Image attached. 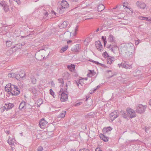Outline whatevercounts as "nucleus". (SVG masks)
<instances>
[{"label": "nucleus", "mask_w": 151, "mask_h": 151, "mask_svg": "<svg viewBox=\"0 0 151 151\" xmlns=\"http://www.w3.org/2000/svg\"><path fill=\"white\" fill-rule=\"evenodd\" d=\"M135 50L134 44L129 43L122 46L119 50L122 54H125L127 58L131 59L133 58L135 54Z\"/></svg>", "instance_id": "nucleus-1"}, {"label": "nucleus", "mask_w": 151, "mask_h": 151, "mask_svg": "<svg viewBox=\"0 0 151 151\" xmlns=\"http://www.w3.org/2000/svg\"><path fill=\"white\" fill-rule=\"evenodd\" d=\"M5 92H6V94H19L20 93V89L18 86L10 83L8 84L5 88ZM4 94L5 93H4Z\"/></svg>", "instance_id": "nucleus-2"}, {"label": "nucleus", "mask_w": 151, "mask_h": 151, "mask_svg": "<svg viewBox=\"0 0 151 151\" xmlns=\"http://www.w3.org/2000/svg\"><path fill=\"white\" fill-rule=\"evenodd\" d=\"M46 51L44 49H40L35 54V57L36 59L38 60H42L43 59L45 58V55H43L42 53H45Z\"/></svg>", "instance_id": "nucleus-3"}, {"label": "nucleus", "mask_w": 151, "mask_h": 151, "mask_svg": "<svg viewBox=\"0 0 151 151\" xmlns=\"http://www.w3.org/2000/svg\"><path fill=\"white\" fill-rule=\"evenodd\" d=\"M69 6V4L66 1H63L61 3L60 6L58 9V10L60 14H62L65 11V9L67 8Z\"/></svg>", "instance_id": "nucleus-4"}, {"label": "nucleus", "mask_w": 151, "mask_h": 151, "mask_svg": "<svg viewBox=\"0 0 151 151\" xmlns=\"http://www.w3.org/2000/svg\"><path fill=\"white\" fill-rule=\"evenodd\" d=\"M119 114L117 110L114 111L109 115L110 120L111 122L113 121L116 118L118 117Z\"/></svg>", "instance_id": "nucleus-5"}, {"label": "nucleus", "mask_w": 151, "mask_h": 151, "mask_svg": "<svg viewBox=\"0 0 151 151\" xmlns=\"http://www.w3.org/2000/svg\"><path fill=\"white\" fill-rule=\"evenodd\" d=\"M146 107V106L139 104L137 107L136 111L140 114L143 113L145 112Z\"/></svg>", "instance_id": "nucleus-6"}, {"label": "nucleus", "mask_w": 151, "mask_h": 151, "mask_svg": "<svg viewBox=\"0 0 151 151\" xmlns=\"http://www.w3.org/2000/svg\"><path fill=\"white\" fill-rule=\"evenodd\" d=\"M1 6L3 7L4 11L6 12H8L9 9V6L7 4V2L4 1H1L0 3Z\"/></svg>", "instance_id": "nucleus-7"}, {"label": "nucleus", "mask_w": 151, "mask_h": 151, "mask_svg": "<svg viewBox=\"0 0 151 151\" xmlns=\"http://www.w3.org/2000/svg\"><path fill=\"white\" fill-rule=\"evenodd\" d=\"M127 113L130 115V117L131 119L136 116V114L134 111L132 109L130 108L127 109Z\"/></svg>", "instance_id": "nucleus-8"}, {"label": "nucleus", "mask_w": 151, "mask_h": 151, "mask_svg": "<svg viewBox=\"0 0 151 151\" xmlns=\"http://www.w3.org/2000/svg\"><path fill=\"white\" fill-rule=\"evenodd\" d=\"M119 67H122V68L126 69H130L132 68V66L131 65L128 64V63L125 62L124 63H122L121 64H118Z\"/></svg>", "instance_id": "nucleus-9"}, {"label": "nucleus", "mask_w": 151, "mask_h": 151, "mask_svg": "<svg viewBox=\"0 0 151 151\" xmlns=\"http://www.w3.org/2000/svg\"><path fill=\"white\" fill-rule=\"evenodd\" d=\"M95 46L99 50L101 51L102 50V46L100 41H96L95 42Z\"/></svg>", "instance_id": "nucleus-10"}, {"label": "nucleus", "mask_w": 151, "mask_h": 151, "mask_svg": "<svg viewBox=\"0 0 151 151\" xmlns=\"http://www.w3.org/2000/svg\"><path fill=\"white\" fill-rule=\"evenodd\" d=\"M136 4L138 7L143 9H145L146 6L145 4L142 2L137 1L136 3Z\"/></svg>", "instance_id": "nucleus-11"}, {"label": "nucleus", "mask_w": 151, "mask_h": 151, "mask_svg": "<svg viewBox=\"0 0 151 151\" xmlns=\"http://www.w3.org/2000/svg\"><path fill=\"white\" fill-rule=\"evenodd\" d=\"M108 48H109L110 50L114 53L115 51L117 50L118 47L116 45H110L109 47H108Z\"/></svg>", "instance_id": "nucleus-12"}, {"label": "nucleus", "mask_w": 151, "mask_h": 151, "mask_svg": "<svg viewBox=\"0 0 151 151\" xmlns=\"http://www.w3.org/2000/svg\"><path fill=\"white\" fill-rule=\"evenodd\" d=\"M80 48V45L76 44L72 47L71 50L73 51L77 52Z\"/></svg>", "instance_id": "nucleus-13"}, {"label": "nucleus", "mask_w": 151, "mask_h": 151, "mask_svg": "<svg viewBox=\"0 0 151 151\" xmlns=\"http://www.w3.org/2000/svg\"><path fill=\"white\" fill-rule=\"evenodd\" d=\"M66 88L65 89H63V88H61L60 90L59 94H67L68 93V92L67 91V85H66Z\"/></svg>", "instance_id": "nucleus-14"}, {"label": "nucleus", "mask_w": 151, "mask_h": 151, "mask_svg": "<svg viewBox=\"0 0 151 151\" xmlns=\"http://www.w3.org/2000/svg\"><path fill=\"white\" fill-rule=\"evenodd\" d=\"M5 105L6 107V111H7L9 109H11L14 106V105L13 104L11 103L5 104Z\"/></svg>", "instance_id": "nucleus-15"}, {"label": "nucleus", "mask_w": 151, "mask_h": 151, "mask_svg": "<svg viewBox=\"0 0 151 151\" xmlns=\"http://www.w3.org/2000/svg\"><path fill=\"white\" fill-rule=\"evenodd\" d=\"M112 129V128L110 127H104L103 129V132L104 134H105L110 131Z\"/></svg>", "instance_id": "nucleus-16"}, {"label": "nucleus", "mask_w": 151, "mask_h": 151, "mask_svg": "<svg viewBox=\"0 0 151 151\" xmlns=\"http://www.w3.org/2000/svg\"><path fill=\"white\" fill-rule=\"evenodd\" d=\"M60 100L61 102H65L68 100V96L67 95H60Z\"/></svg>", "instance_id": "nucleus-17"}, {"label": "nucleus", "mask_w": 151, "mask_h": 151, "mask_svg": "<svg viewBox=\"0 0 151 151\" xmlns=\"http://www.w3.org/2000/svg\"><path fill=\"white\" fill-rule=\"evenodd\" d=\"M69 22L67 21H64L59 26V27L61 29L62 28H65L67 26Z\"/></svg>", "instance_id": "nucleus-18"}, {"label": "nucleus", "mask_w": 151, "mask_h": 151, "mask_svg": "<svg viewBox=\"0 0 151 151\" xmlns=\"http://www.w3.org/2000/svg\"><path fill=\"white\" fill-rule=\"evenodd\" d=\"M99 137L104 142H106L108 141V137L103 134H100Z\"/></svg>", "instance_id": "nucleus-19"}, {"label": "nucleus", "mask_w": 151, "mask_h": 151, "mask_svg": "<svg viewBox=\"0 0 151 151\" xmlns=\"http://www.w3.org/2000/svg\"><path fill=\"white\" fill-rule=\"evenodd\" d=\"M96 74L93 70H89V72L87 74V76L88 77H91L92 76H94Z\"/></svg>", "instance_id": "nucleus-20"}, {"label": "nucleus", "mask_w": 151, "mask_h": 151, "mask_svg": "<svg viewBox=\"0 0 151 151\" xmlns=\"http://www.w3.org/2000/svg\"><path fill=\"white\" fill-rule=\"evenodd\" d=\"M47 123V122L44 119H42L40 121L39 124L40 127H41V126H45Z\"/></svg>", "instance_id": "nucleus-21"}, {"label": "nucleus", "mask_w": 151, "mask_h": 151, "mask_svg": "<svg viewBox=\"0 0 151 151\" xmlns=\"http://www.w3.org/2000/svg\"><path fill=\"white\" fill-rule=\"evenodd\" d=\"M105 8L104 6L102 4H99L97 10L99 12L103 11Z\"/></svg>", "instance_id": "nucleus-22"}, {"label": "nucleus", "mask_w": 151, "mask_h": 151, "mask_svg": "<svg viewBox=\"0 0 151 151\" xmlns=\"http://www.w3.org/2000/svg\"><path fill=\"white\" fill-rule=\"evenodd\" d=\"M26 105V103L25 102L22 101L20 104L19 106V109H23Z\"/></svg>", "instance_id": "nucleus-23"}, {"label": "nucleus", "mask_w": 151, "mask_h": 151, "mask_svg": "<svg viewBox=\"0 0 151 151\" xmlns=\"http://www.w3.org/2000/svg\"><path fill=\"white\" fill-rule=\"evenodd\" d=\"M108 40V41L110 42H114V36L112 35H110L109 37Z\"/></svg>", "instance_id": "nucleus-24"}, {"label": "nucleus", "mask_w": 151, "mask_h": 151, "mask_svg": "<svg viewBox=\"0 0 151 151\" xmlns=\"http://www.w3.org/2000/svg\"><path fill=\"white\" fill-rule=\"evenodd\" d=\"M75 65H74L71 64L70 65H68V68L69 69L70 71H74V69L75 68Z\"/></svg>", "instance_id": "nucleus-25"}, {"label": "nucleus", "mask_w": 151, "mask_h": 151, "mask_svg": "<svg viewBox=\"0 0 151 151\" xmlns=\"http://www.w3.org/2000/svg\"><path fill=\"white\" fill-rule=\"evenodd\" d=\"M30 80L31 83L33 84H35L36 82V79L33 76H32L30 77Z\"/></svg>", "instance_id": "nucleus-26"}, {"label": "nucleus", "mask_w": 151, "mask_h": 151, "mask_svg": "<svg viewBox=\"0 0 151 151\" xmlns=\"http://www.w3.org/2000/svg\"><path fill=\"white\" fill-rule=\"evenodd\" d=\"M66 113V111H63L62 113H60L59 115L58 116V117L61 118H63L65 117V115Z\"/></svg>", "instance_id": "nucleus-27"}, {"label": "nucleus", "mask_w": 151, "mask_h": 151, "mask_svg": "<svg viewBox=\"0 0 151 151\" xmlns=\"http://www.w3.org/2000/svg\"><path fill=\"white\" fill-rule=\"evenodd\" d=\"M112 58L111 57L108 56L107 59V62L108 64H110L112 63L113 60H112Z\"/></svg>", "instance_id": "nucleus-28"}, {"label": "nucleus", "mask_w": 151, "mask_h": 151, "mask_svg": "<svg viewBox=\"0 0 151 151\" xmlns=\"http://www.w3.org/2000/svg\"><path fill=\"white\" fill-rule=\"evenodd\" d=\"M100 87V86H98L95 88H94L93 89H91L90 92V94H92L95 93V91Z\"/></svg>", "instance_id": "nucleus-29"}, {"label": "nucleus", "mask_w": 151, "mask_h": 151, "mask_svg": "<svg viewBox=\"0 0 151 151\" xmlns=\"http://www.w3.org/2000/svg\"><path fill=\"white\" fill-rule=\"evenodd\" d=\"M68 48V45L65 46V47H62L60 50V53H63Z\"/></svg>", "instance_id": "nucleus-30"}, {"label": "nucleus", "mask_w": 151, "mask_h": 151, "mask_svg": "<svg viewBox=\"0 0 151 151\" xmlns=\"http://www.w3.org/2000/svg\"><path fill=\"white\" fill-rule=\"evenodd\" d=\"M139 19L141 20H146L147 21L149 20H148V18L147 17H143L141 16L139 17Z\"/></svg>", "instance_id": "nucleus-31"}, {"label": "nucleus", "mask_w": 151, "mask_h": 151, "mask_svg": "<svg viewBox=\"0 0 151 151\" xmlns=\"http://www.w3.org/2000/svg\"><path fill=\"white\" fill-rule=\"evenodd\" d=\"M12 42L10 41H6V46L8 47H10L12 45Z\"/></svg>", "instance_id": "nucleus-32"}, {"label": "nucleus", "mask_w": 151, "mask_h": 151, "mask_svg": "<svg viewBox=\"0 0 151 151\" xmlns=\"http://www.w3.org/2000/svg\"><path fill=\"white\" fill-rule=\"evenodd\" d=\"M20 72L22 73L21 74H20H20L19 75H18L20 77L22 78L24 77L25 75V72L24 71H21Z\"/></svg>", "instance_id": "nucleus-33"}, {"label": "nucleus", "mask_w": 151, "mask_h": 151, "mask_svg": "<svg viewBox=\"0 0 151 151\" xmlns=\"http://www.w3.org/2000/svg\"><path fill=\"white\" fill-rule=\"evenodd\" d=\"M89 61L91 62H93L97 65H101V66H102V65H103L102 64L99 63V62L94 61L92 59H90L89 60Z\"/></svg>", "instance_id": "nucleus-34"}, {"label": "nucleus", "mask_w": 151, "mask_h": 151, "mask_svg": "<svg viewBox=\"0 0 151 151\" xmlns=\"http://www.w3.org/2000/svg\"><path fill=\"white\" fill-rule=\"evenodd\" d=\"M121 112L122 113V116L124 118H126L127 117V114L125 113V111H121Z\"/></svg>", "instance_id": "nucleus-35"}, {"label": "nucleus", "mask_w": 151, "mask_h": 151, "mask_svg": "<svg viewBox=\"0 0 151 151\" xmlns=\"http://www.w3.org/2000/svg\"><path fill=\"white\" fill-rule=\"evenodd\" d=\"M102 40H103V41L104 42V45H105L106 43L107 42L106 40V36H102L101 37Z\"/></svg>", "instance_id": "nucleus-36"}, {"label": "nucleus", "mask_w": 151, "mask_h": 151, "mask_svg": "<svg viewBox=\"0 0 151 151\" xmlns=\"http://www.w3.org/2000/svg\"><path fill=\"white\" fill-rule=\"evenodd\" d=\"M59 82L61 83L62 85H63L64 83V81L63 79L62 78H59L58 79Z\"/></svg>", "instance_id": "nucleus-37"}, {"label": "nucleus", "mask_w": 151, "mask_h": 151, "mask_svg": "<svg viewBox=\"0 0 151 151\" xmlns=\"http://www.w3.org/2000/svg\"><path fill=\"white\" fill-rule=\"evenodd\" d=\"M45 51H46V52L45 53H42V54H43V55H45H45H47V56H48L50 52L48 50V49H47L46 50H45Z\"/></svg>", "instance_id": "nucleus-38"}, {"label": "nucleus", "mask_w": 151, "mask_h": 151, "mask_svg": "<svg viewBox=\"0 0 151 151\" xmlns=\"http://www.w3.org/2000/svg\"><path fill=\"white\" fill-rule=\"evenodd\" d=\"M78 26H76V27L75 28L74 32L73 33V35L75 36L76 35V32L78 30Z\"/></svg>", "instance_id": "nucleus-39"}, {"label": "nucleus", "mask_w": 151, "mask_h": 151, "mask_svg": "<svg viewBox=\"0 0 151 151\" xmlns=\"http://www.w3.org/2000/svg\"><path fill=\"white\" fill-rule=\"evenodd\" d=\"M12 73V77H18V74H16L14 73Z\"/></svg>", "instance_id": "nucleus-40"}, {"label": "nucleus", "mask_w": 151, "mask_h": 151, "mask_svg": "<svg viewBox=\"0 0 151 151\" xmlns=\"http://www.w3.org/2000/svg\"><path fill=\"white\" fill-rule=\"evenodd\" d=\"M82 103V102H79L75 104L74 106H78L81 105Z\"/></svg>", "instance_id": "nucleus-41"}, {"label": "nucleus", "mask_w": 151, "mask_h": 151, "mask_svg": "<svg viewBox=\"0 0 151 151\" xmlns=\"http://www.w3.org/2000/svg\"><path fill=\"white\" fill-rule=\"evenodd\" d=\"M8 143L10 145H13L14 144V142L13 141V139L12 140H11L10 141H9Z\"/></svg>", "instance_id": "nucleus-42"}, {"label": "nucleus", "mask_w": 151, "mask_h": 151, "mask_svg": "<svg viewBox=\"0 0 151 151\" xmlns=\"http://www.w3.org/2000/svg\"><path fill=\"white\" fill-rule=\"evenodd\" d=\"M79 151H89V150L88 149H86L84 148L82 149H81Z\"/></svg>", "instance_id": "nucleus-43"}, {"label": "nucleus", "mask_w": 151, "mask_h": 151, "mask_svg": "<svg viewBox=\"0 0 151 151\" xmlns=\"http://www.w3.org/2000/svg\"><path fill=\"white\" fill-rule=\"evenodd\" d=\"M43 150V147L41 146L38 147L37 149V151H42Z\"/></svg>", "instance_id": "nucleus-44"}, {"label": "nucleus", "mask_w": 151, "mask_h": 151, "mask_svg": "<svg viewBox=\"0 0 151 151\" xmlns=\"http://www.w3.org/2000/svg\"><path fill=\"white\" fill-rule=\"evenodd\" d=\"M150 129V128L148 127H145V130L146 132L148 133V131Z\"/></svg>", "instance_id": "nucleus-45"}, {"label": "nucleus", "mask_w": 151, "mask_h": 151, "mask_svg": "<svg viewBox=\"0 0 151 151\" xmlns=\"http://www.w3.org/2000/svg\"><path fill=\"white\" fill-rule=\"evenodd\" d=\"M4 131L5 133L7 134H9L10 133L9 130H7V129H4Z\"/></svg>", "instance_id": "nucleus-46"}, {"label": "nucleus", "mask_w": 151, "mask_h": 151, "mask_svg": "<svg viewBox=\"0 0 151 151\" xmlns=\"http://www.w3.org/2000/svg\"><path fill=\"white\" fill-rule=\"evenodd\" d=\"M1 111H3L5 109L6 110V106H2L1 108Z\"/></svg>", "instance_id": "nucleus-47"}, {"label": "nucleus", "mask_w": 151, "mask_h": 151, "mask_svg": "<svg viewBox=\"0 0 151 151\" xmlns=\"http://www.w3.org/2000/svg\"><path fill=\"white\" fill-rule=\"evenodd\" d=\"M24 45H25V44H24V43H22L21 44H20L21 45H19V46L17 47L19 48H21L22 46Z\"/></svg>", "instance_id": "nucleus-48"}, {"label": "nucleus", "mask_w": 151, "mask_h": 151, "mask_svg": "<svg viewBox=\"0 0 151 151\" xmlns=\"http://www.w3.org/2000/svg\"><path fill=\"white\" fill-rule=\"evenodd\" d=\"M49 91L50 94H54V92L53 91L52 89H50Z\"/></svg>", "instance_id": "nucleus-49"}, {"label": "nucleus", "mask_w": 151, "mask_h": 151, "mask_svg": "<svg viewBox=\"0 0 151 151\" xmlns=\"http://www.w3.org/2000/svg\"><path fill=\"white\" fill-rule=\"evenodd\" d=\"M14 1H16L18 4L21 3V1L20 0H14Z\"/></svg>", "instance_id": "nucleus-50"}, {"label": "nucleus", "mask_w": 151, "mask_h": 151, "mask_svg": "<svg viewBox=\"0 0 151 151\" xmlns=\"http://www.w3.org/2000/svg\"><path fill=\"white\" fill-rule=\"evenodd\" d=\"M50 84H51V85L53 86V87H54L55 86V84H54V82H53V81H52L50 83Z\"/></svg>", "instance_id": "nucleus-51"}, {"label": "nucleus", "mask_w": 151, "mask_h": 151, "mask_svg": "<svg viewBox=\"0 0 151 151\" xmlns=\"http://www.w3.org/2000/svg\"><path fill=\"white\" fill-rule=\"evenodd\" d=\"M76 84L78 86H79V84H81V85L82 86V85L81 84V83H80V81H76Z\"/></svg>", "instance_id": "nucleus-52"}, {"label": "nucleus", "mask_w": 151, "mask_h": 151, "mask_svg": "<svg viewBox=\"0 0 151 151\" xmlns=\"http://www.w3.org/2000/svg\"><path fill=\"white\" fill-rule=\"evenodd\" d=\"M139 43V40H136L135 42V44L136 45H137Z\"/></svg>", "instance_id": "nucleus-53"}, {"label": "nucleus", "mask_w": 151, "mask_h": 151, "mask_svg": "<svg viewBox=\"0 0 151 151\" xmlns=\"http://www.w3.org/2000/svg\"><path fill=\"white\" fill-rule=\"evenodd\" d=\"M95 151H102L100 148H96V149Z\"/></svg>", "instance_id": "nucleus-54"}, {"label": "nucleus", "mask_w": 151, "mask_h": 151, "mask_svg": "<svg viewBox=\"0 0 151 151\" xmlns=\"http://www.w3.org/2000/svg\"><path fill=\"white\" fill-rule=\"evenodd\" d=\"M104 55L105 56H108H108H109L108 53L106 52H104Z\"/></svg>", "instance_id": "nucleus-55"}, {"label": "nucleus", "mask_w": 151, "mask_h": 151, "mask_svg": "<svg viewBox=\"0 0 151 151\" xmlns=\"http://www.w3.org/2000/svg\"><path fill=\"white\" fill-rule=\"evenodd\" d=\"M14 0H9V2L10 5L12 4V2Z\"/></svg>", "instance_id": "nucleus-56"}, {"label": "nucleus", "mask_w": 151, "mask_h": 151, "mask_svg": "<svg viewBox=\"0 0 151 151\" xmlns=\"http://www.w3.org/2000/svg\"><path fill=\"white\" fill-rule=\"evenodd\" d=\"M88 39H89L88 38L86 39L85 40V41H84V43H85L86 42L87 43H88Z\"/></svg>", "instance_id": "nucleus-57"}, {"label": "nucleus", "mask_w": 151, "mask_h": 151, "mask_svg": "<svg viewBox=\"0 0 151 151\" xmlns=\"http://www.w3.org/2000/svg\"><path fill=\"white\" fill-rule=\"evenodd\" d=\"M8 76L9 77H12V73H9L8 74Z\"/></svg>", "instance_id": "nucleus-58"}, {"label": "nucleus", "mask_w": 151, "mask_h": 151, "mask_svg": "<svg viewBox=\"0 0 151 151\" xmlns=\"http://www.w3.org/2000/svg\"><path fill=\"white\" fill-rule=\"evenodd\" d=\"M48 15V13L47 12H46L45 13V15L46 17H47Z\"/></svg>", "instance_id": "nucleus-59"}, {"label": "nucleus", "mask_w": 151, "mask_h": 151, "mask_svg": "<svg viewBox=\"0 0 151 151\" xmlns=\"http://www.w3.org/2000/svg\"><path fill=\"white\" fill-rule=\"evenodd\" d=\"M71 1H73V2H77V1H78V0H70Z\"/></svg>", "instance_id": "nucleus-60"}, {"label": "nucleus", "mask_w": 151, "mask_h": 151, "mask_svg": "<svg viewBox=\"0 0 151 151\" xmlns=\"http://www.w3.org/2000/svg\"><path fill=\"white\" fill-rule=\"evenodd\" d=\"M124 4H125V3H124V4H123V7H125V8H127V6H125V5H124Z\"/></svg>", "instance_id": "nucleus-61"}, {"label": "nucleus", "mask_w": 151, "mask_h": 151, "mask_svg": "<svg viewBox=\"0 0 151 151\" xmlns=\"http://www.w3.org/2000/svg\"><path fill=\"white\" fill-rule=\"evenodd\" d=\"M70 151H76V149H71Z\"/></svg>", "instance_id": "nucleus-62"}, {"label": "nucleus", "mask_w": 151, "mask_h": 151, "mask_svg": "<svg viewBox=\"0 0 151 151\" xmlns=\"http://www.w3.org/2000/svg\"><path fill=\"white\" fill-rule=\"evenodd\" d=\"M86 99L85 100L86 101H87V100L88 99V98H89V96H86Z\"/></svg>", "instance_id": "nucleus-63"}, {"label": "nucleus", "mask_w": 151, "mask_h": 151, "mask_svg": "<svg viewBox=\"0 0 151 151\" xmlns=\"http://www.w3.org/2000/svg\"><path fill=\"white\" fill-rule=\"evenodd\" d=\"M149 105H151V99L149 101Z\"/></svg>", "instance_id": "nucleus-64"}]
</instances>
